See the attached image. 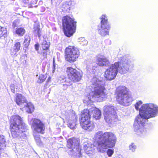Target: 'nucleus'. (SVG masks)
<instances>
[{"label": "nucleus", "instance_id": "1", "mask_svg": "<svg viewBox=\"0 0 158 158\" xmlns=\"http://www.w3.org/2000/svg\"><path fill=\"white\" fill-rule=\"evenodd\" d=\"M142 101H139L135 105V108L139 110V114L136 117L134 123V131L137 135L144 137L147 134V130L144 126L148 121V119L158 116V106L153 103H147L142 105Z\"/></svg>", "mask_w": 158, "mask_h": 158}, {"label": "nucleus", "instance_id": "2", "mask_svg": "<svg viewBox=\"0 0 158 158\" xmlns=\"http://www.w3.org/2000/svg\"><path fill=\"white\" fill-rule=\"evenodd\" d=\"M134 67V64L131 57L126 56H123L120 62L112 64L105 71L104 75L107 80L114 79L118 72L122 74L126 73Z\"/></svg>", "mask_w": 158, "mask_h": 158}, {"label": "nucleus", "instance_id": "3", "mask_svg": "<svg viewBox=\"0 0 158 158\" xmlns=\"http://www.w3.org/2000/svg\"><path fill=\"white\" fill-rule=\"evenodd\" d=\"M94 139L97 142V150L102 153L105 152V150L108 148L114 147L117 142L116 135L111 132L103 133L98 131L94 135Z\"/></svg>", "mask_w": 158, "mask_h": 158}, {"label": "nucleus", "instance_id": "4", "mask_svg": "<svg viewBox=\"0 0 158 158\" xmlns=\"http://www.w3.org/2000/svg\"><path fill=\"white\" fill-rule=\"evenodd\" d=\"M91 82V87L93 90L89 94V99L93 102L103 101L107 96L105 81L100 80L97 77H94Z\"/></svg>", "mask_w": 158, "mask_h": 158}, {"label": "nucleus", "instance_id": "5", "mask_svg": "<svg viewBox=\"0 0 158 158\" xmlns=\"http://www.w3.org/2000/svg\"><path fill=\"white\" fill-rule=\"evenodd\" d=\"M93 115L96 119H99L101 116V112L98 109L93 107L89 110L87 109L84 110L81 116L80 124L81 127L85 130L91 131L94 127V125L90 121V116Z\"/></svg>", "mask_w": 158, "mask_h": 158}, {"label": "nucleus", "instance_id": "6", "mask_svg": "<svg viewBox=\"0 0 158 158\" xmlns=\"http://www.w3.org/2000/svg\"><path fill=\"white\" fill-rule=\"evenodd\" d=\"M10 127L11 134L13 138L20 137L22 136L27 130V126L23 122L22 119L19 115L12 116Z\"/></svg>", "mask_w": 158, "mask_h": 158}, {"label": "nucleus", "instance_id": "7", "mask_svg": "<svg viewBox=\"0 0 158 158\" xmlns=\"http://www.w3.org/2000/svg\"><path fill=\"white\" fill-rule=\"evenodd\" d=\"M116 98L119 103L128 106L133 101V98L127 88L124 86L118 87L116 90Z\"/></svg>", "mask_w": 158, "mask_h": 158}, {"label": "nucleus", "instance_id": "8", "mask_svg": "<svg viewBox=\"0 0 158 158\" xmlns=\"http://www.w3.org/2000/svg\"><path fill=\"white\" fill-rule=\"evenodd\" d=\"M30 124L36 143L37 145L41 146L42 145V143L39 134H44L45 129L44 125L41 121L36 118H32Z\"/></svg>", "mask_w": 158, "mask_h": 158}, {"label": "nucleus", "instance_id": "9", "mask_svg": "<svg viewBox=\"0 0 158 158\" xmlns=\"http://www.w3.org/2000/svg\"><path fill=\"white\" fill-rule=\"evenodd\" d=\"M76 22L68 16L63 18L62 25L64 35L68 37L72 36L75 32Z\"/></svg>", "mask_w": 158, "mask_h": 158}, {"label": "nucleus", "instance_id": "10", "mask_svg": "<svg viewBox=\"0 0 158 158\" xmlns=\"http://www.w3.org/2000/svg\"><path fill=\"white\" fill-rule=\"evenodd\" d=\"M103 114L106 122L111 124L118 120L117 116L114 106L110 105H106L103 107Z\"/></svg>", "mask_w": 158, "mask_h": 158}, {"label": "nucleus", "instance_id": "11", "mask_svg": "<svg viewBox=\"0 0 158 158\" xmlns=\"http://www.w3.org/2000/svg\"><path fill=\"white\" fill-rule=\"evenodd\" d=\"M100 24L98 25L97 31L101 36L104 37L109 35L108 30L110 29V25L108 22L107 16L105 15H102Z\"/></svg>", "mask_w": 158, "mask_h": 158}, {"label": "nucleus", "instance_id": "12", "mask_svg": "<svg viewBox=\"0 0 158 158\" xmlns=\"http://www.w3.org/2000/svg\"><path fill=\"white\" fill-rule=\"evenodd\" d=\"M65 53L66 60L71 63L76 61L80 55L79 50L73 46H69L67 47L65 49Z\"/></svg>", "mask_w": 158, "mask_h": 158}, {"label": "nucleus", "instance_id": "13", "mask_svg": "<svg viewBox=\"0 0 158 158\" xmlns=\"http://www.w3.org/2000/svg\"><path fill=\"white\" fill-rule=\"evenodd\" d=\"M67 147L70 149L71 155L79 157L81 156V149L79 147V143L78 140L74 138H70L67 141Z\"/></svg>", "mask_w": 158, "mask_h": 158}, {"label": "nucleus", "instance_id": "14", "mask_svg": "<svg viewBox=\"0 0 158 158\" xmlns=\"http://www.w3.org/2000/svg\"><path fill=\"white\" fill-rule=\"evenodd\" d=\"M16 102L21 107H25L26 112L31 113L34 110V107L30 102H27L25 97L21 94H17Z\"/></svg>", "mask_w": 158, "mask_h": 158}, {"label": "nucleus", "instance_id": "15", "mask_svg": "<svg viewBox=\"0 0 158 158\" xmlns=\"http://www.w3.org/2000/svg\"><path fill=\"white\" fill-rule=\"evenodd\" d=\"M66 72L68 78L72 81L77 82L81 78L82 73L72 67H68Z\"/></svg>", "mask_w": 158, "mask_h": 158}, {"label": "nucleus", "instance_id": "16", "mask_svg": "<svg viewBox=\"0 0 158 158\" xmlns=\"http://www.w3.org/2000/svg\"><path fill=\"white\" fill-rule=\"evenodd\" d=\"M63 116L65 121H77V116L75 112L72 110H67L63 114Z\"/></svg>", "mask_w": 158, "mask_h": 158}, {"label": "nucleus", "instance_id": "17", "mask_svg": "<svg viewBox=\"0 0 158 158\" xmlns=\"http://www.w3.org/2000/svg\"><path fill=\"white\" fill-rule=\"evenodd\" d=\"M69 78H60L59 79L60 83L62 85L64 89H66L68 86L72 85V82L69 81Z\"/></svg>", "mask_w": 158, "mask_h": 158}, {"label": "nucleus", "instance_id": "18", "mask_svg": "<svg viewBox=\"0 0 158 158\" xmlns=\"http://www.w3.org/2000/svg\"><path fill=\"white\" fill-rule=\"evenodd\" d=\"M84 148L87 154L91 153L94 150V146L91 144L90 142H85L84 143Z\"/></svg>", "mask_w": 158, "mask_h": 158}, {"label": "nucleus", "instance_id": "19", "mask_svg": "<svg viewBox=\"0 0 158 158\" xmlns=\"http://www.w3.org/2000/svg\"><path fill=\"white\" fill-rule=\"evenodd\" d=\"M98 64L99 66H108L110 64L109 60L106 58H98L97 59Z\"/></svg>", "mask_w": 158, "mask_h": 158}, {"label": "nucleus", "instance_id": "20", "mask_svg": "<svg viewBox=\"0 0 158 158\" xmlns=\"http://www.w3.org/2000/svg\"><path fill=\"white\" fill-rule=\"evenodd\" d=\"M96 67L93 66L92 64H87L86 67V73L88 74H93L96 71Z\"/></svg>", "mask_w": 158, "mask_h": 158}, {"label": "nucleus", "instance_id": "21", "mask_svg": "<svg viewBox=\"0 0 158 158\" xmlns=\"http://www.w3.org/2000/svg\"><path fill=\"white\" fill-rule=\"evenodd\" d=\"M72 5L71 0H66L62 3V8L67 11L69 10Z\"/></svg>", "mask_w": 158, "mask_h": 158}, {"label": "nucleus", "instance_id": "22", "mask_svg": "<svg viewBox=\"0 0 158 158\" xmlns=\"http://www.w3.org/2000/svg\"><path fill=\"white\" fill-rule=\"evenodd\" d=\"M13 32L14 33H15L19 36H22L25 33V30L22 27L16 28L14 29Z\"/></svg>", "mask_w": 158, "mask_h": 158}, {"label": "nucleus", "instance_id": "23", "mask_svg": "<svg viewBox=\"0 0 158 158\" xmlns=\"http://www.w3.org/2000/svg\"><path fill=\"white\" fill-rule=\"evenodd\" d=\"M50 43L46 40H44L41 44V47L43 50H46V51H49V48L50 46Z\"/></svg>", "mask_w": 158, "mask_h": 158}, {"label": "nucleus", "instance_id": "24", "mask_svg": "<svg viewBox=\"0 0 158 158\" xmlns=\"http://www.w3.org/2000/svg\"><path fill=\"white\" fill-rule=\"evenodd\" d=\"M76 121L71 120V121H66V122L68 123V127L71 129H74L76 128Z\"/></svg>", "mask_w": 158, "mask_h": 158}, {"label": "nucleus", "instance_id": "25", "mask_svg": "<svg viewBox=\"0 0 158 158\" xmlns=\"http://www.w3.org/2000/svg\"><path fill=\"white\" fill-rule=\"evenodd\" d=\"M34 32L36 35H37L39 37L41 35V31L39 26H36L34 27Z\"/></svg>", "mask_w": 158, "mask_h": 158}, {"label": "nucleus", "instance_id": "26", "mask_svg": "<svg viewBox=\"0 0 158 158\" xmlns=\"http://www.w3.org/2000/svg\"><path fill=\"white\" fill-rule=\"evenodd\" d=\"M24 38L23 43L24 45L25 48H27L29 44L30 38L28 35H25Z\"/></svg>", "mask_w": 158, "mask_h": 158}, {"label": "nucleus", "instance_id": "27", "mask_svg": "<svg viewBox=\"0 0 158 158\" xmlns=\"http://www.w3.org/2000/svg\"><path fill=\"white\" fill-rule=\"evenodd\" d=\"M78 42L80 44L83 46L86 45L88 44V41L84 37H80L78 39Z\"/></svg>", "mask_w": 158, "mask_h": 158}, {"label": "nucleus", "instance_id": "28", "mask_svg": "<svg viewBox=\"0 0 158 158\" xmlns=\"http://www.w3.org/2000/svg\"><path fill=\"white\" fill-rule=\"evenodd\" d=\"M20 43L19 42H17L15 44L13 48L15 54L20 49Z\"/></svg>", "mask_w": 158, "mask_h": 158}, {"label": "nucleus", "instance_id": "29", "mask_svg": "<svg viewBox=\"0 0 158 158\" xmlns=\"http://www.w3.org/2000/svg\"><path fill=\"white\" fill-rule=\"evenodd\" d=\"M6 30L4 27L0 26V37L3 36L4 37L6 36Z\"/></svg>", "mask_w": 158, "mask_h": 158}, {"label": "nucleus", "instance_id": "30", "mask_svg": "<svg viewBox=\"0 0 158 158\" xmlns=\"http://www.w3.org/2000/svg\"><path fill=\"white\" fill-rule=\"evenodd\" d=\"M23 2L26 4H28L30 7H31L32 4H35L36 3V0H24Z\"/></svg>", "mask_w": 158, "mask_h": 158}, {"label": "nucleus", "instance_id": "31", "mask_svg": "<svg viewBox=\"0 0 158 158\" xmlns=\"http://www.w3.org/2000/svg\"><path fill=\"white\" fill-rule=\"evenodd\" d=\"M6 142L5 137L2 135H0V148L5 146Z\"/></svg>", "mask_w": 158, "mask_h": 158}, {"label": "nucleus", "instance_id": "32", "mask_svg": "<svg viewBox=\"0 0 158 158\" xmlns=\"http://www.w3.org/2000/svg\"><path fill=\"white\" fill-rule=\"evenodd\" d=\"M47 78V75H40L39 77V79L38 80V82L41 83L44 81Z\"/></svg>", "mask_w": 158, "mask_h": 158}, {"label": "nucleus", "instance_id": "33", "mask_svg": "<svg viewBox=\"0 0 158 158\" xmlns=\"http://www.w3.org/2000/svg\"><path fill=\"white\" fill-rule=\"evenodd\" d=\"M136 146L134 143H132L129 146V150L132 152H134L136 149Z\"/></svg>", "mask_w": 158, "mask_h": 158}, {"label": "nucleus", "instance_id": "34", "mask_svg": "<svg viewBox=\"0 0 158 158\" xmlns=\"http://www.w3.org/2000/svg\"><path fill=\"white\" fill-rule=\"evenodd\" d=\"M107 153L108 156L111 157L114 153V151L112 149H108Z\"/></svg>", "mask_w": 158, "mask_h": 158}, {"label": "nucleus", "instance_id": "35", "mask_svg": "<svg viewBox=\"0 0 158 158\" xmlns=\"http://www.w3.org/2000/svg\"><path fill=\"white\" fill-rule=\"evenodd\" d=\"M49 52V51H46V50H43L41 54L44 58H45L46 57L48 52Z\"/></svg>", "mask_w": 158, "mask_h": 158}, {"label": "nucleus", "instance_id": "36", "mask_svg": "<svg viewBox=\"0 0 158 158\" xmlns=\"http://www.w3.org/2000/svg\"><path fill=\"white\" fill-rule=\"evenodd\" d=\"M18 24V23L17 21L15 20V21L13 22L12 26L14 28H15V27L17 26Z\"/></svg>", "mask_w": 158, "mask_h": 158}, {"label": "nucleus", "instance_id": "37", "mask_svg": "<svg viewBox=\"0 0 158 158\" xmlns=\"http://www.w3.org/2000/svg\"><path fill=\"white\" fill-rule=\"evenodd\" d=\"M11 91L13 93H15V89L14 88V85H11L10 86Z\"/></svg>", "mask_w": 158, "mask_h": 158}, {"label": "nucleus", "instance_id": "38", "mask_svg": "<svg viewBox=\"0 0 158 158\" xmlns=\"http://www.w3.org/2000/svg\"><path fill=\"white\" fill-rule=\"evenodd\" d=\"M35 48L36 50L37 51L39 50V45L38 44H36L35 45Z\"/></svg>", "mask_w": 158, "mask_h": 158}, {"label": "nucleus", "instance_id": "39", "mask_svg": "<svg viewBox=\"0 0 158 158\" xmlns=\"http://www.w3.org/2000/svg\"><path fill=\"white\" fill-rule=\"evenodd\" d=\"M51 79V78L50 77H49L47 80V82H49V81H50Z\"/></svg>", "mask_w": 158, "mask_h": 158}, {"label": "nucleus", "instance_id": "40", "mask_svg": "<svg viewBox=\"0 0 158 158\" xmlns=\"http://www.w3.org/2000/svg\"><path fill=\"white\" fill-rule=\"evenodd\" d=\"M53 67H54V70H53V72H54V70H55V66L54 65V64L53 65Z\"/></svg>", "mask_w": 158, "mask_h": 158}, {"label": "nucleus", "instance_id": "41", "mask_svg": "<svg viewBox=\"0 0 158 158\" xmlns=\"http://www.w3.org/2000/svg\"><path fill=\"white\" fill-rule=\"evenodd\" d=\"M1 11V10L0 9V11Z\"/></svg>", "mask_w": 158, "mask_h": 158}]
</instances>
